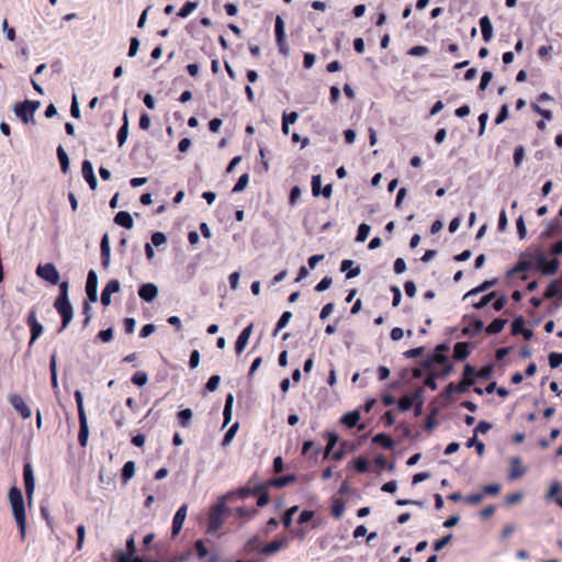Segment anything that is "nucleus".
Segmentation results:
<instances>
[{
  "label": "nucleus",
  "instance_id": "obj_1",
  "mask_svg": "<svg viewBox=\"0 0 562 562\" xmlns=\"http://www.w3.org/2000/svg\"><path fill=\"white\" fill-rule=\"evenodd\" d=\"M9 502L12 507L13 516L20 530L21 538L24 540L26 533L25 504L22 491L19 487L12 486L10 488Z\"/></svg>",
  "mask_w": 562,
  "mask_h": 562
},
{
  "label": "nucleus",
  "instance_id": "obj_2",
  "mask_svg": "<svg viewBox=\"0 0 562 562\" xmlns=\"http://www.w3.org/2000/svg\"><path fill=\"white\" fill-rule=\"evenodd\" d=\"M68 288L69 284L67 281H64L59 284L60 293L54 303V307L61 317V327L59 331H61L69 325L74 316V310L68 300Z\"/></svg>",
  "mask_w": 562,
  "mask_h": 562
},
{
  "label": "nucleus",
  "instance_id": "obj_3",
  "mask_svg": "<svg viewBox=\"0 0 562 562\" xmlns=\"http://www.w3.org/2000/svg\"><path fill=\"white\" fill-rule=\"evenodd\" d=\"M75 400L77 403L78 417H79L78 441H79V445L85 448L88 443L89 428H88L87 415H86L85 407H83V396L79 390L75 391Z\"/></svg>",
  "mask_w": 562,
  "mask_h": 562
},
{
  "label": "nucleus",
  "instance_id": "obj_4",
  "mask_svg": "<svg viewBox=\"0 0 562 562\" xmlns=\"http://www.w3.org/2000/svg\"><path fill=\"white\" fill-rule=\"evenodd\" d=\"M227 512V507L224 503V501L218 502L210 512L209 514V531L210 532H217L223 524H224V516Z\"/></svg>",
  "mask_w": 562,
  "mask_h": 562
},
{
  "label": "nucleus",
  "instance_id": "obj_5",
  "mask_svg": "<svg viewBox=\"0 0 562 562\" xmlns=\"http://www.w3.org/2000/svg\"><path fill=\"white\" fill-rule=\"evenodd\" d=\"M40 105V101L25 100L24 102L16 103L14 105V113L23 123H29L33 121L34 113Z\"/></svg>",
  "mask_w": 562,
  "mask_h": 562
},
{
  "label": "nucleus",
  "instance_id": "obj_6",
  "mask_svg": "<svg viewBox=\"0 0 562 562\" xmlns=\"http://www.w3.org/2000/svg\"><path fill=\"white\" fill-rule=\"evenodd\" d=\"M36 274L41 279H43L54 285L59 283V280H60L58 270L56 269L55 265H53L50 262L45 263V265H38L36 268Z\"/></svg>",
  "mask_w": 562,
  "mask_h": 562
},
{
  "label": "nucleus",
  "instance_id": "obj_7",
  "mask_svg": "<svg viewBox=\"0 0 562 562\" xmlns=\"http://www.w3.org/2000/svg\"><path fill=\"white\" fill-rule=\"evenodd\" d=\"M23 479L25 484L26 498L31 503L35 490V480L33 467L30 462H25L23 465Z\"/></svg>",
  "mask_w": 562,
  "mask_h": 562
},
{
  "label": "nucleus",
  "instance_id": "obj_8",
  "mask_svg": "<svg viewBox=\"0 0 562 562\" xmlns=\"http://www.w3.org/2000/svg\"><path fill=\"white\" fill-rule=\"evenodd\" d=\"M537 268L541 271L542 274L553 276L557 273L559 269V260L551 259L548 260L543 255H539L536 258Z\"/></svg>",
  "mask_w": 562,
  "mask_h": 562
},
{
  "label": "nucleus",
  "instance_id": "obj_9",
  "mask_svg": "<svg viewBox=\"0 0 562 562\" xmlns=\"http://www.w3.org/2000/svg\"><path fill=\"white\" fill-rule=\"evenodd\" d=\"M26 322L31 329V338L29 341V347H32L33 344L36 341V339L42 335L43 325L38 322L36 312L33 310L30 312Z\"/></svg>",
  "mask_w": 562,
  "mask_h": 562
},
{
  "label": "nucleus",
  "instance_id": "obj_10",
  "mask_svg": "<svg viewBox=\"0 0 562 562\" xmlns=\"http://www.w3.org/2000/svg\"><path fill=\"white\" fill-rule=\"evenodd\" d=\"M9 402L23 419L31 417L32 412L21 395L11 394L9 396Z\"/></svg>",
  "mask_w": 562,
  "mask_h": 562
},
{
  "label": "nucleus",
  "instance_id": "obj_11",
  "mask_svg": "<svg viewBox=\"0 0 562 562\" xmlns=\"http://www.w3.org/2000/svg\"><path fill=\"white\" fill-rule=\"evenodd\" d=\"M86 292L90 302H97L98 300V277L94 270L88 272L86 282Z\"/></svg>",
  "mask_w": 562,
  "mask_h": 562
},
{
  "label": "nucleus",
  "instance_id": "obj_12",
  "mask_svg": "<svg viewBox=\"0 0 562 562\" xmlns=\"http://www.w3.org/2000/svg\"><path fill=\"white\" fill-rule=\"evenodd\" d=\"M120 289H121V284H120V281L117 279L110 280L105 284L104 289L102 290L101 303L104 306L110 305V303H111V294L117 293L120 291Z\"/></svg>",
  "mask_w": 562,
  "mask_h": 562
},
{
  "label": "nucleus",
  "instance_id": "obj_13",
  "mask_svg": "<svg viewBox=\"0 0 562 562\" xmlns=\"http://www.w3.org/2000/svg\"><path fill=\"white\" fill-rule=\"evenodd\" d=\"M474 384L473 379L461 380L458 384L449 383L445 389V395L450 397L453 393H464Z\"/></svg>",
  "mask_w": 562,
  "mask_h": 562
},
{
  "label": "nucleus",
  "instance_id": "obj_14",
  "mask_svg": "<svg viewBox=\"0 0 562 562\" xmlns=\"http://www.w3.org/2000/svg\"><path fill=\"white\" fill-rule=\"evenodd\" d=\"M252 328H254V324L251 323L248 326H246L241 330L239 336L237 337V340L235 342V351L237 355H240L245 350V348L248 344L249 337L252 333Z\"/></svg>",
  "mask_w": 562,
  "mask_h": 562
},
{
  "label": "nucleus",
  "instance_id": "obj_15",
  "mask_svg": "<svg viewBox=\"0 0 562 562\" xmlns=\"http://www.w3.org/2000/svg\"><path fill=\"white\" fill-rule=\"evenodd\" d=\"M187 510H188V505L183 504L176 512L173 519H172V536H177L181 531V529L183 527L184 519L187 517Z\"/></svg>",
  "mask_w": 562,
  "mask_h": 562
},
{
  "label": "nucleus",
  "instance_id": "obj_16",
  "mask_svg": "<svg viewBox=\"0 0 562 562\" xmlns=\"http://www.w3.org/2000/svg\"><path fill=\"white\" fill-rule=\"evenodd\" d=\"M415 401L419 402L418 405H417V409L419 411L420 407H422L423 402H422L420 395L418 393H414L413 395H404V396H402L398 400V403H397L398 409L401 412L409 411L413 407Z\"/></svg>",
  "mask_w": 562,
  "mask_h": 562
},
{
  "label": "nucleus",
  "instance_id": "obj_17",
  "mask_svg": "<svg viewBox=\"0 0 562 562\" xmlns=\"http://www.w3.org/2000/svg\"><path fill=\"white\" fill-rule=\"evenodd\" d=\"M82 177L88 182L91 190H95L98 187V181L94 176L93 167L91 161L83 160L82 167H81Z\"/></svg>",
  "mask_w": 562,
  "mask_h": 562
},
{
  "label": "nucleus",
  "instance_id": "obj_18",
  "mask_svg": "<svg viewBox=\"0 0 562 562\" xmlns=\"http://www.w3.org/2000/svg\"><path fill=\"white\" fill-rule=\"evenodd\" d=\"M100 250H101V265L104 269H108L110 267V261H111V248H110V240H109L108 234H104L101 239Z\"/></svg>",
  "mask_w": 562,
  "mask_h": 562
},
{
  "label": "nucleus",
  "instance_id": "obj_19",
  "mask_svg": "<svg viewBox=\"0 0 562 562\" xmlns=\"http://www.w3.org/2000/svg\"><path fill=\"white\" fill-rule=\"evenodd\" d=\"M138 295L146 302H151L158 295V288L154 283L142 284L138 289Z\"/></svg>",
  "mask_w": 562,
  "mask_h": 562
},
{
  "label": "nucleus",
  "instance_id": "obj_20",
  "mask_svg": "<svg viewBox=\"0 0 562 562\" xmlns=\"http://www.w3.org/2000/svg\"><path fill=\"white\" fill-rule=\"evenodd\" d=\"M448 356L445 353L434 352L427 359L420 362V366L425 370L431 369L435 364H443L448 362Z\"/></svg>",
  "mask_w": 562,
  "mask_h": 562
},
{
  "label": "nucleus",
  "instance_id": "obj_21",
  "mask_svg": "<svg viewBox=\"0 0 562 562\" xmlns=\"http://www.w3.org/2000/svg\"><path fill=\"white\" fill-rule=\"evenodd\" d=\"M526 472V468L521 465L520 458H514L510 461V470H509V479L510 480H517L521 477Z\"/></svg>",
  "mask_w": 562,
  "mask_h": 562
},
{
  "label": "nucleus",
  "instance_id": "obj_22",
  "mask_svg": "<svg viewBox=\"0 0 562 562\" xmlns=\"http://www.w3.org/2000/svg\"><path fill=\"white\" fill-rule=\"evenodd\" d=\"M480 27L482 32L483 40L487 43L493 37V25L487 15H484L480 19Z\"/></svg>",
  "mask_w": 562,
  "mask_h": 562
},
{
  "label": "nucleus",
  "instance_id": "obj_23",
  "mask_svg": "<svg viewBox=\"0 0 562 562\" xmlns=\"http://www.w3.org/2000/svg\"><path fill=\"white\" fill-rule=\"evenodd\" d=\"M470 355V346L468 342L459 341L453 347V358L456 360L462 361L467 359Z\"/></svg>",
  "mask_w": 562,
  "mask_h": 562
},
{
  "label": "nucleus",
  "instance_id": "obj_24",
  "mask_svg": "<svg viewBox=\"0 0 562 562\" xmlns=\"http://www.w3.org/2000/svg\"><path fill=\"white\" fill-rule=\"evenodd\" d=\"M114 223L127 229L132 228L134 225L132 215L125 211L116 213L114 216Z\"/></svg>",
  "mask_w": 562,
  "mask_h": 562
},
{
  "label": "nucleus",
  "instance_id": "obj_25",
  "mask_svg": "<svg viewBox=\"0 0 562 562\" xmlns=\"http://www.w3.org/2000/svg\"><path fill=\"white\" fill-rule=\"evenodd\" d=\"M353 263L355 262L350 259H345L341 261L340 270L342 272H345V271L347 272V274H346L347 279L356 278L360 273V267L359 266L353 267Z\"/></svg>",
  "mask_w": 562,
  "mask_h": 562
},
{
  "label": "nucleus",
  "instance_id": "obj_26",
  "mask_svg": "<svg viewBox=\"0 0 562 562\" xmlns=\"http://www.w3.org/2000/svg\"><path fill=\"white\" fill-rule=\"evenodd\" d=\"M285 546H286V541L284 539L273 540V541L269 542L268 544H266L261 549V553L273 554V553L278 552L279 550H281L282 548H284Z\"/></svg>",
  "mask_w": 562,
  "mask_h": 562
},
{
  "label": "nucleus",
  "instance_id": "obj_27",
  "mask_svg": "<svg viewBox=\"0 0 562 562\" xmlns=\"http://www.w3.org/2000/svg\"><path fill=\"white\" fill-rule=\"evenodd\" d=\"M483 322L481 319H475L467 327H464L462 333L467 336L474 337L483 330Z\"/></svg>",
  "mask_w": 562,
  "mask_h": 562
},
{
  "label": "nucleus",
  "instance_id": "obj_28",
  "mask_svg": "<svg viewBox=\"0 0 562 562\" xmlns=\"http://www.w3.org/2000/svg\"><path fill=\"white\" fill-rule=\"evenodd\" d=\"M360 420V413L358 411H352L347 414H345L340 422L348 428H353L357 426L358 422Z\"/></svg>",
  "mask_w": 562,
  "mask_h": 562
},
{
  "label": "nucleus",
  "instance_id": "obj_29",
  "mask_svg": "<svg viewBox=\"0 0 562 562\" xmlns=\"http://www.w3.org/2000/svg\"><path fill=\"white\" fill-rule=\"evenodd\" d=\"M296 481V475L294 474H289V475H284V476H280V477H274L272 480L269 481V485L270 486H273V487H283L290 483H294Z\"/></svg>",
  "mask_w": 562,
  "mask_h": 562
},
{
  "label": "nucleus",
  "instance_id": "obj_30",
  "mask_svg": "<svg viewBox=\"0 0 562 562\" xmlns=\"http://www.w3.org/2000/svg\"><path fill=\"white\" fill-rule=\"evenodd\" d=\"M233 403H234V396L232 393H229L226 396L224 411H223V416H224L223 426L224 427L232 420Z\"/></svg>",
  "mask_w": 562,
  "mask_h": 562
},
{
  "label": "nucleus",
  "instance_id": "obj_31",
  "mask_svg": "<svg viewBox=\"0 0 562 562\" xmlns=\"http://www.w3.org/2000/svg\"><path fill=\"white\" fill-rule=\"evenodd\" d=\"M372 441L381 445L384 449H392L394 447V440L386 434H376Z\"/></svg>",
  "mask_w": 562,
  "mask_h": 562
},
{
  "label": "nucleus",
  "instance_id": "obj_32",
  "mask_svg": "<svg viewBox=\"0 0 562 562\" xmlns=\"http://www.w3.org/2000/svg\"><path fill=\"white\" fill-rule=\"evenodd\" d=\"M127 136H128V120H127L126 113H124L123 125L120 127V130L117 132V143H119L120 147L124 145V143L127 139Z\"/></svg>",
  "mask_w": 562,
  "mask_h": 562
},
{
  "label": "nucleus",
  "instance_id": "obj_33",
  "mask_svg": "<svg viewBox=\"0 0 562 562\" xmlns=\"http://www.w3.org/2000/svg\"><path fill=\"white\" fill-rule=\"evenodd\" d=\"M562 491L561 485L559 482H553L550 485L549 492H548V498H554V502L562 507V496H558V494Z\"/></svg>",
  "mask_w": 562,
  "mask_h": 562
},
{
  "label": "nucleus",
  "instance_id": "obj_34",
  "mask_svg": "<svg viewBox=\"0 0 562 562\" xmlns=\"http://www.w3.org/2000/svg\"><path fill=\"white\" fill-rule=\"evenodd\" d=\"M507 321L503 318H495L487 327L486 333L490 335L498 334L505 327Z\"/></svg>",
  "mask_w": 562,
  "mask_h": 562
},
{
  "label": "nucleus",
  "instance_id": "obj_35",
  "mask_svg": "<svg viewBox=\"0 0 562 562\" xmlns=\"http://www.w3.org/2000/svg\"><path fill=\"white\" fill-rule=\"evenodd\" d=\"M256 491H257L256 495H259L258 501H257V506L258 507L266 506L270 499L267 487L263 485H258V486H256Z\"/></svg>",
  "mask_w": 562,
  "mask_h": 562
},
{
  "label": "nucleus",
  "instance_id": "obj_36",
  "mask_svg": "<svg viewBox=\"0 0 562 562\" xmlns=\"http://www.w3.org/2000/svg\"><path fill=\"white\" fill-rule=\"evenodd\" d=\"M135 474V463L134 461H127L122 469V481L123 483H127Z\"/></svg>",
  "mask_w": 562,
  "mask_h": 562
},
{
  "label": "nucleus",
  "instance_id": "obj_37",
  "mask_svg": "<svg viewBox=\"0 0 562 562\" xmlns=\"http://www.w3.org/2000/svg\"><path fill=\"white\" fill-rule=\"evenodd\" d=\"M299 115L296 112L284 113L282 116V132L289 134V124H294Z\"/></svg>",
  "mask_w": 562,
  "mask_h": 562
},
{
  "label": "nucleus",
  "instance_id": "obj_38",
  "mask_svg": "<svg viewBox=\"0 0 562 562\" xmlns=\"http://www.w3.org/2000/svg\"><path fill=\"white\" fill-rule=\"evenodd\" d=\"M57 157L60 164L61 171L67 172L69 169V158L61 145L57 147Z\"/></svg>",
  "mask_w": 562,
  "mask_h": 562
},
{
  "label": "nucleus",
  "instance_id": "obj_39",
  "mask_svg": "<svg viewBox=\"0 0 562 562\" xmlns=\"http://www.w3.org/2000/svg\"><path fill=\"white\" fill-rule=\"evenodd\" d=\"M192 418V411L190 408L181 409L178 413V422L181 427L187 428L190 426V422Z\"/></svg>",
  "mask_w": 562,
  "mask_h": 562
},
{
  "label": "nucleus",
  "instance_id": "obj_40",
  "mask_svg": "<svg viewBox=\"0 0 562 562\" xmlns=\"http://www.w3.org/2000/svg\"><path fill=\"white\" fill-rule=\"evenodd\" d=\"M530 269H531V262L530 261L520 260V261L517 262V265L514 268L508 270L507 276L512 277V276H514L516 273L526 272V271H528Z\"/></svg>",
  "mask_w": 562,
  "mask_h": 562
},
{
  "label": "nucleus",
  "instance_id": "obj_41",
  "mask_svg": "<svg viewBox=\"0 0 562 562\" xmlns=\"http://www.w3.org/2000/svg\"><path fill=\"white\" fill-rule=\"evenodd\" d=\"M198 8V2L194 1H187L182 8L178 11L179 18H187L189 16L195 9Z\"/></svg>",
  "mask_w": 562,
  "mask_h": 562
},
{
  "label": "nucleus",
  "instance_id": "obj_42",
  "mask_svg": "<svg viewBox=\"0 0 562 562\" xmlns=\"http://www.w3.org/2000/svg\"><path fill=\"white\" fill-rule=\"evenodd\" d=\"M291 317H292V313L291 312H289V311L283 312V314L281 315V317L279 318V321H278V323L276 325V328H274L272 335L277 336L278 333L288 325V323L290 322Z\"/></svg>",
  "mask_w": 562,
  "mask_h": 562
},
{
  "label": "nucleus",
  "instance_id": "obj_43",
  "mask_svg": "<svg viewBox=\"0 0 562 562\" xmlns=\"http://www.w3.org/2000/svg\"><path fill=\"white\" fill-rule=\"evenodd\" d=\"M239 428V424L238 423H235L231 426V428L226 431L223 440H222V446L223 447H227L231 445L232 440L234 439L237 430Z\"/></svg>",
  "mask_w": 562,
  "mask_h": 562
},
{
  "label": "nucleus",
  "instance_id": "obj_44",
  "mask_svg": "<svg viewBox=\"0 0 562 562\" xmlns=\"http://www.w3.org/2000/svg\"><path fill=\"white\" fill-rule=\"evenodd\" d=\"M344 512H345V503L341 499H335L331 505V509H330L331 515L335 518L339 519L344 515Z\"/></svg>",
  "mask_w": 562,
  "mask_h": 562
},
{
  "label": "nucleus",
  "instance_id": "obj_45",
  "mask_svg": "<svg viewBox=\"0 0 562 562\" xmlns=\"http://www.w3.org/2000/svg\"><path fill=\"white\" fill-rule=\"evenodd\" d=\"M313 450L312 457L316 458L321 452V447L316 446L313 441L308 440L303 443L302 453L308 454Z\"/></svg>",
  "mask_w": 562,
  "mask_h": 562
},
{
  "label": "nucleus",
  "instance_id": "obj_46",
  "mask_svg": "<svg viewBox=\"0 0 562 562\" xmlns=\"http://www.w3.org/2000/svg\"><path fill=\"white\" fill-rule=\"evenodd\" d=\"M353 468L359 473H366L369 470V461L363 457H359V458L355 459Z\"/></svg>",
  "mask_w": 562,
  "mask_h": 562
},
{
  "label": "nucleus",
  "instance_id": "obj_47",
  "mask_svg": "<svg viewBox=\"0 0 562 562\" xmlns=\"http://www.w3.org/2000/svg\"><path fill=\"white\" fill-rule=\"evenodd\" d=\"M274 33H276V40L281 41L282 37H285L284 22L280 15H278L276 18Z\"/></svg>",
  "mask_w": 562,
  "mask_h": 562
},
{
  "label": "nucleus",
  "instance_id": "obj_48",
  "mask_svg": "<svg viewBox=\"0 0 562 562\" xmlns=\"http://www.w3.org/2000/svg\"><path fill=\"white\" fill-rule=\"evenodd\" d=\"M370 229L371 228L368 224H366V223L360 224L358 227L356 240L358 243H363L368 238Z\"/></svg>",
  "mask_w": 562,
  "mask_h": 562
},
{
  "label": "nucleus",
  "instance_id": "obj_49",
  "mask_svg": "<svg viewBox=\"0 0 562 562\" xmlns=\"http://www.w3.org/2000/svg\"><path fill=\"white\" fill-rule=\"evenodd\" d=\"M131 381L137 386H143L148 381L147 373L144 371H137L133 374Z\"/></svg>",
  "mask_w": 562,
  "mask_h": 562
},
{
  "label": "nucleus",
  "instance_id": "obj_50",
  "mask_svg": "<svg viewBox=\"0 0 562 562\" xmlns=\"http://www.w3.org/2000/svg\"><path fill=\"white\" fill-rule=\"evenodd\" d=\"M326 437H327V446L325 449V458L330 453V451L333 450V448L335 447V445L338 441L337 434H335L333 431L327 432Z\"/></svg>",
  "mask_w": 562,
  "mask_h": 562
},
{
  "label": "nucleus",
  "instance_id": "obj_51",
  "mask_svg": "<svg viewBox=\"0 0 562 562\" xmlns=\"http://www.w3.org/2000/svg\"><path fill=\"white\" fill-rule=\"evenodd\" d=\"M531 109L533 112H536L537 114L541 115L543 117V120H548V121H551L553 119V114L550 110H546V109H542L538 105V103H535L532 102L531 103Z\"/></svg>",
  "mask_w": 562,
  "mask_h": 562
},
{
  "label": "nucleus",
  "instance_id": "obj_52",
  "mask_svg": "<svg viewBox=\"0 0 562 562\" xmlns=\"http://www.w3.org/2000/svg\"><path fill=\"white\" fill-rule=\"evenodd\" d=\"M495 284H496V279L486 280L481 285H479L477 288H475V289L471 290L470 292H468L465 296H469V295H472V294H475V293H479V292H483V291L492 288Z\"/></svg>",
  "mask_w": 562,
  "mask_h": 562
},
{
  "label": "nucleus",
  "instance_id": "obj_53",
  "mask_svg": "<svg viewBox=\"0 0 562 562\" xmlns=\"http://www.w3.org/2000/svg\"><path fill=\"white\" fill-rule=\"evenodd\" d=\"M248 182H249L248 173L241 175L239 177L238 181L236 182V184L234 186L233 192L236 193V192L243 191L247 187Z\"/></svg>",
  "mask_w": 562,
  "mask_h": 562
},
{
  "label": "nucleus",
  "instance_id": "obj_54",
  "mask_svg": "<svg viewBox=\"0 0 562 562\" xmlns=\"http://www.w3.org/2000/svg\"><path fill=\"white\" fill-rule=\"evenodd\" d=\"M136 553V544H135V540H134V537L131 536L127 541H126V553H121L120 555H128V559H133L135 558Z\"/></svg>",
  "mask_w": 562,
  "mask_h": 562
},
{
  "label": "nucleus",
  "instance_id": "obj_55",
  "mask_svg": "<svg viewBox=\"0 0 562 562\" xmlns=\"http://www.w3.org/2000/svg\"><path fill=\"white\" fill-rule=\"evenodd\" d=\"M559 292H560V286H559L558 281H552L548 285V288H547V290L544 292V296L547 299H552V297L557 296L559 294Z\"/></svg>",
  "mask_w": 562,
  "mask_h": 562
},
{
  "label": "nucleus",
  "instance_id": "obj_56",
  "mask_svg": "<svg viewBox=\"0 0 562 562\" xmlns=\"http://www.w3.org/2000/svg\"><path fill=\"white\" fill-rule=\"evenodd\" d=\"M562 364V352H551L549 355V366L555 369Z\"/></svg>",
  "mask_w": 562,
  "mask_h": 562
},
{
  "label": "nucleus",
  "instance_id": "obj_57",
  "mask_svg": "<svg viewBox=\"0 0 562 562\" xmlns=\"http://www.w3.org/2000/svg\"><path fill=\"white\" fill-rule=\"evenodd\" d=\"M194 549L196 551L198 558L200 560L204 559L207 555V549L204 544V541L199 539L194 542Z\"/></svg>",
  "mask_w": 562,
  "mask_h": 562
},
{
  "label": "nucleus",
  "instance_id": "obj_58",
  "mask_svg": "<svg viewBox=\"0 0 562 562\" xmlns=\"http://www.w3.org/2000/svg\"><path fill=\"white\" fill-rule=\"evenodd\" d=\"M257 513L256 509H248V508H245V507H238L235 509V515L238 517V518H251L255 514Z\"/></svg>",
  "mask_w": 562,
  "mask_h": 562
},
{
  "label": "nucleus",
  "instance_id": "obj_59",
  "mask_svg": "<svg viewBox=\"0 0 562 562\" xmlns=\"http://www.w3.org/2000/svg\"><path fill=\"white\" fill-rule=\"evenodd\" d=\"M321 183H322V177L321 175H314L312 177V193L314 196H318L321 194Z\"/></svg>",
  "mask_w": 562,
  "mask_h": 562
},
{
  "label": "nucleus",
  "instance_id": "obj_60",
  "mask_svg": "<svg viewBox=\"0 0 562 562\" xmlns=\"http://www.w3.org/2000/svg\"><path fill=\"white\" fill-rule=\"evenodd\" d=\"M220 382H221V376L215 374V375H212L209 381L206 382L205 384V389L209 391V392H214L217 390L218 385H220Z\"/></svg>",
  "mask_w": 562,
  "mask_h": 562
},
{
  "label": "nucleus",
  "instance_id": "obj_61",
  "mask_svg": "<svg viewBox=\"0 0 562 562\" xmlns=\"http://www.w3.org/2000/svg\"><path fill=\"white\" fill-rule=\"evenodd\" d=\"M436 379H438V376L435 374V370H432L428 373L427 378L424 381V384L427 387H429L431 391H436L438 387L437 383H436Z\"/></svg>",
  "mask_w": 562,
  "mask_h": 562
},
{
  "label": "nucleus",
  "instance_id": "obj_62",
  "mask_svg": "<svg viewBox=\"0 0 562 562\" xmlns=\"http://www.w3.org/2000/svg\"><path fill=\"white\" fill-rule=\"evenodd\" d=\"M429 49L427 46L417 45L408 49L407 54L411 56H424L428 54Z\"/></svg>",
  "mask_w": 562,
  "mask_h": 562
},
{
  "label": "nucleus",
  "instance_id": "obj_63",
  "mask_svg": "<svg viewBox=\"0 0 562 562\" xmlns=\"http://www.w3.org/2000/svg\"><path fill=\"white\" fill-rule=\"evenodd\" d=\"M441 366H442V369L440 371H435V374L438 376V379L446 378V376L450 375L451 372L453 371V364L450 363L449 361Z\"/></svg>",
  "mask_w": 562,
  "mask_h": 562
},
{
  "label": "nucleus",
  "instance_id": "obj_64",
  "mask_svg": "<svg viewBox=\"0 0 562 562\" xmlns=\"http://www.w3.org/2000/svg\"><path fill=\"white\" fill-rule=\"evenodd\" d=\"M524 328H525V322H524L522 317H517L512 323L513 335H518L519 333H521L524 330Z\"/></svg>",
  "mask_w": 562,
  "mask_h": 562
}]
</instances>
